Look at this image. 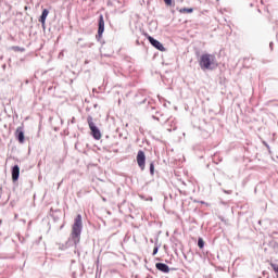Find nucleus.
<instances>
[{
    "instance_id": "obj_1",
    "label": "nucleus",
    "mask_w": 278,
    "mask_h": 278,
    "mask_svg": "<svg viewBox=\"0 0 278 278\" xmlns=\"http://www.w3.org/2000/svg\"><path fill=\"white\" fill-rule=\"evenodd\" d=\"M84 229V223L81 220V214H78L72 226L71 240L74 242V245L77 247L81 241V231Z\"/></svg>"
},
{
    "instance_id": "obj_2",
    "label": "nucleus",
    "mask_w": 278,
    "mask_h": 278,
    "mask_svg": "<svg viewBox=\"0 0 278 278\" xmlns=\"http://www.w3.org/2000/svg\"><path fill=\"white\" fill-rule=\"evenodd\" d=\"M214 60H216V56L205 53L200 56L199 65L202 71H214L216 66H218L216 63H214Z\"/></svg>"
},
{
    "instance_id": "obj_3",
    "label": "nucleus",
    "mask_w": 278,
    "mask_h": 278,
    "mask_svg": "<svg viewBox=\"0 0 278 278\" xmlns=\"http://www.w3.org/2000/svg\"><path fill=\"white\" fill-rule=\"evenodd\" d=\"M87 123L89 126V129L91 131V136L94 140H101V130L99 129V127H97V125L94 124L92 116H88L87 117Z\"/></svg>"
},
{
    "instance_id": "obj_4",
    "label": "nucleus",
    "mask_w": 278,
    "mask_h": 278,
    "mask_svg": "<svg viewBox=\"0 0 278 278\" xmlns=\"http://www.w3.org/2000/svg\"><path fill=\"white\" fill-rule=\"evenodd\" d=\"M104 31H105V20L103 18V14H100L98 18V34L96 36L98 41L103 38Z\"/></svg>"
},
{
    "instance_id": "obj_5",
    "label": "nucleus",
    "mask_w": 278,
    "mask_h": 278,
    "mask_svg": "<svg viewBox=\"0 0 278 278\" xmlns=\"http://www.w3.org/2000/svg\"><path fill=\"white\" fill-rule=\"evenodd\" d=\"M137 164L141 170H144V166L147 164V155L144 154V151L139 150L137 153Z\"/></svg>"
},
{
    "instance_id": "obj_6",
    "label": "nucleus",
    "mask_w": 278,
    "mask_h": 278,
    "mask_svg": "<svg viewBox=\"0 0 278 278\" xmlns=\"http://www.w3.org/2000/svg\"><path fill=\"white\" fill-rule=\"evenodd\" d=\"M15 138L20 144H25V128L23 126L16 128Z\"/></svg>"
},
{
    "instance_id": "obj_7",
    "label": "nucleus",
    "mask_w": 278,
    "mask_h": 278,
    "mask_svg": "<svg viewBox=\"0 0 278 278\" xmlns=\"http://www.w3.org/2000/svg\"><path fill=\"white\" fill-rule=\"evenodd\" d=\"M148 40H149L150 45H152V47H154V49H157V51H166V48H164V45H162V42H160V40L153 38L152 36H148Z\"/></svg>"
},
{
    "instance_id": "obj_8",
    "label": "nucleus",
    "mask_w": 278,
    "mask_h": 278,
    "mask_svg": "<svg viewBox=\"0 0 278 278\" xmlns=\"http://www.w3.org/2000/svg\"><path fill=\"white\" fill-rule=\"evenodd\" d=\"M12 181H18L21 177V167L18 165H14L11 169Z\"/></svg>"
},
{
    "instance_id": "obj_9",
    "label": "nucleus",
    "mask_w": 278,
    "mask_h": 278,
    "mask_svg": "<svg viewBox=\"0 0 278 278\" xmlns=\"http://www.w3.org/2000/svg\"><path fill=\"white\" fill-rule=\"evenodd\" d=\"M155 268L160 270V273H170V267H168L166 263H156Z\"/></svg>"
},
{
    "instance_id": "obj_10",
    "label": "nucleus",
    "mask_w": 278,
    "mask_h": 278,
    "mask_svg": "<svg viewBox=\"0 0 278 278\" xmlns=\"http://www.w3.org/2000/svg\"><path fill=\"white\" fill-rule=\"evenodd\" d=\"M47 16H49V11L43 9L41 15L39 16V23H41L42 27L45 28V23H47Z\"/></svg>"
},
{
    "instance_id": "obj_11",
    "label": "nucleus",
    "mask_w": 278,
    "mask_h": 278,
    "mask_svg": "<svg viewBox=\"0 0 278 278\" xmlns=\"http://www.w3.org/2000/svg\"><path fill=\"white\" fill-rule=\"evenodd\" d=\"M192 12H194L193 8H182L179 10L180 14H192Z\"/></svg>"
},
{
    "instance_id": "obj_12",
    "label": "nucleus",
    "mask_w": 278,
    "mask_h": 278,
    "mask_svg": "<svg viewBox=\"0 0 278 278\" xmlns=\"http://www.w3.org/2000/svg\"><path fill=\"white\" fill-rule=\"evenodd\" d=\"M198 247H199V249L205 248V241L201 237L198 239Z\"/></svg>"
},
{
    "instance_id": "obj_13",
    "label": "nucleus",
    "mask_w": 278,
    "mask_h": 278,
    "mask_svg": "<svg viewBox=\"0 0 278 278\" xmlns=\"http://www.w3.org/2000/svg\"><path fill=\"white\" fill-rule=\"evenodd\" d=\"M160 251V244H157V241L155 242L152 255H157V252Z\"/></svg>"
},
{
    "instance_id": "obj_14",
    "label": "nucleus",
    "mask_w": 278,
    "mask_h": 278,
    "mask_svg": "<svg viewBox=\"0 0 278 278\" xmlns=\"http://www.w3.org/2000/svg\"><path fill=\"white\" fill-rule=\"evenodd\" d=\"M150 174L155 175V164L153 162L150 163Z\"/></svg>"
},
{
    "instance_id": "obj_15",
    "label": "nucleus",
    "mask_w": 278,
    "mask_h": 278,
    "mask_svg": "<svg viewBox=\"0 0 278 278\" xmlns=\"http://www.w3.org/2000/svg\"><path fill=\"white\" fill-rule=\"evenodd\" d=\"M270 266L275 273H278V264L271 263Z\"/></svg>"
},
{
    "instance_id": "obj_16",
    "label": "nucleus",
    "mask_w": 278,
    "mask_h": 278,
    "mask_svg": "<svg viewBox=\"0 0 278 278\" xmlns=\"http://www.w3.org/2000/svg\"><path fill=\"white\" fill-rule=\"evenodd\" d=\"M12 49H13V51H25V49H23L18 46H14Z\"/></svg>"
},
{
    "instance_id": "obj_17",
    "label": "nucleus",
    "mask_w": 278,
    "mask_h": 278,
    "mask_svg": "<svg viewBox=\"0 0 278 278\" xmlns=\"http://www.w3.org/2000/svg\"><path fill=\"white\" fill-rule=\"evenodd\" d=\"M166 5H173V0H163Z\"/></svg>"
},
{
    "instance_id": "obj_18",
    "label": "nucleus",
    "mask_w": 278,
    "mask_h": 278,
    "mask_svg": "<svg viewBox=\"0 0 278 278\" xmlns=\"http://www.w3.org/2000/svg\"><path fill=\"white\" fill-rule=\"evenodd\" d=\"M263 143H264V146H265L268 150H270V146H269L268 143H266V141H264Z\"/></svg>"
},
{
    "instance_id": "obj_19",
    "label": "nucleus",
    "mask_w": 278,
    "mask_h": 278,
    "mask_svg": "<svg viewBox=\"0 0 278 278\" xmlns=\"http://www.w3.org/2000/svg\"><path fill=\"white\" fill-rule=\"evenodd\" d=\"M152 118L154 119V121H160V117H157V116H152Z\"/></svg>"
},
{
    "instance_id": "obj_20",
    "label": "nucleus",
    "mask_w": 278,
    "mask_h": 278,
    "mask_svg": "<svg viewBox=\"0 0 278 278\" xmlns=\"http://www.w3.org/2000/svg\"><path fill=\"white\" fill-rule=\"evenodd\" d=\"M273 41L269 43V49H270V51H273Z\"/></svg>"
},
{
    "instance_id": "obj_21",
    "label": "nucleus",
    "mask_w": 278,
    "mask_h": 278,
    "mask_svg": "<svg viewBox=\"0 0 278 278\" xmlns=\"http://www.w3.org/2000/svg\"><path fill=\"white\" fill-rule=\"evenodd\" d=\"M141 103H147V98H144Z\"/></svg>"
},
{
    "instance_id": "obj_22",
    "label": "nucleus",
    "mask_w": 278,
    "mask_h": 278,
    "mask_svg": "<svg viewBox=\"0 0 278 278\" xmlns=\"http://www.w3.org/2000/svg\"><path fill=\"white\" fill-rule=\"evenodd\" d=\"M151 110H155V108H154V106H152V108H151Z\"/></svg>"
},
{
    "instance_id": "obj_23",
    "label": "nucleus",
    "mask_w": 278,
    "mask_h": 278,
    "mask_svg": "<svg viewBox=\"0 0 278 278\" xmlns=\"http://www.w3.org/2000/svg\"><path fill=\"white\" fill-rule=\"evenodd\" d=\"M258 12H262L260 9L257 10Z\"/></svg>"
},
{
    "instance_id": "obj_24",
    "label": "nucleus",
    "mask_w": 278,
    "mask_h": 278,
    "mask_svg": "<svg viewBox=\"0 0 278 278\" xmlns=\"http://www.w3.org/2000/svg\"><path fill=\"white\" fill-rule=\"evenodd\" d=\"M201 203L203 204V203H205V202L202 201Z\"/></svg>"
}]
</instances>
